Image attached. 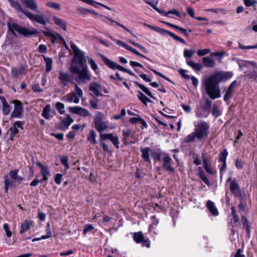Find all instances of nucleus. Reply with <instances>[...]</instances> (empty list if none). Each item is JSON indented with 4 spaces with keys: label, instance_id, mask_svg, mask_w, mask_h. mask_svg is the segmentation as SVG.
<instances>
[{
    "label": "nucleus",
    "instance_id": "nucleus-1",
    "mask_svg": "<svg viewBox=\"0 0 257 257\" xmlns=\"http://www.w3.org/2000/svg\"><path fill=\"white\" fill-rule=\"evenodd\" d=\"M224 78H225V73L220 72L203 79L202 86L204 87L206 93L211 99H215L220 97L218 83Z\"/></svg>",
    "mask_w": 257,
    "mask_h": 257
},
{
    "label": "nucleus",
    "instance_id": "nucleus-2",
    "mask_svg": "<svg viewBox=\"0 0 257 257\" xmlns=\"http://www.w3.org/2000/svg\"><path fill=\"white\" fill-rule=\"evenodd\" d=\"M8 1L12 7L14 8L16 11L22 13L33 23H37L42 26H45L48 23H50L49 19L46 17L44 14H33L32 12L23 9L18 2L14 0Z\"/></svg>",
    "mask_w": 257,
    "mask_h": 257
},
{
    "label": "nucleus",
    "instance_id": "nucleus-3",
    "mask_svg": "<svg viewBox=\"0 0 257 257\" xmlns=\"http://www.w3.org/2000/svg\"><path fill=\"white\" fill-rule=\"evenodd\" d=\"M18 170H12L9 172V177L5 176V192L8 193L9 188L11 187H15L18 184H20L24 180L23 177L18 175Z\"/></svg>",
    "mask_w": 257,
    "mask_h": 257
},
{
    "label": "nucleus",
    "instance_id": "nucleus-4",
    "mask_svg": "<svg viewBox=\"0 0 257 257\" xmlns=\"http://www.w3.org/2000/svg\"><path fill=\"white\" fill-rule=\"evenodd\" d=\"M7 25L9 30L12 33V34L14 36H16L15 31L25 37L37 34V31L23 27L21 25L17 23H15L11 21L8 22Z\"/></svg>",
    "mask_w": 257,
    "mask_h": 257
},
{
    "label": "nucleus",
    "instance_id": "nucleus-5",
    "mask_svg": "<svg viewBox=\"0 0 257 257\" xmlns=\"http://www.w3.org/2000/svg\"><path fill=\"white\" fill-rule=\"evenodd\" d=\"M81 69V68H72L70 72L72 74H76L77 76L74 78V79L78 83H85L91 79V74L89 73L87 66H84Z\"/></svg>",
    "mask_w": 257,
    "mask_h": 257
},
{
    "label": "nucleus",
    "instance_id": "nucleus-6",
    "mask_svg": "<svg viewBox=\"0 0 257 257\" xmlns=\"http://www.w3.org/2000/svg\"><path fill=\"white\" fill-rule=\"evenodd\" d=\"M86 57L84 55V53L82 51L78 53L74 54V57L71 61L69 71L72 70V68H82L86 66Z\"/></svg>",
    "mask_w": 257,
    "mask_h": 257
},
{
    "label": "nucleus",
    "instance_id": "nucleus-7",
    "mask_svg": "<svg viewBox=\"0 0 257 257\" xmlns=\"http://www.w3.org/2000/svg\"><path fill=\"white\" fill-rule=\"evenodd\" d=\"M227 182L229 183V189L231 193L235 197L242 199V192L237 180L235 178L232 179L231 177H229L227 179Z\"/></svg>",
    "mask_w": 257,
    "mask_h": 257
},
{
    "label": "nucleus",
    "instance_id": "nucleus-8",
    "mask_svg": "<svg viewBox=\"0 0 257 257\" xmlns=\"http://www.w3.org/2000/svg\"><path fill=\"white\" fill-rule=\"evenodd\" d=\"M144 25L148 27L150 29H152V30H153L162 35H164L167 34L170 36H171L172 38H173L174 40L178 41L181 43H183L184 44H186V42L184 39L179 37V36H177L174 33H173L171 32L168 31L167 30H165L163 29H162V28H159L157 27L153 26L152 25H150L146 24V23H144Z\"/></svg>",
    "mask_w": 257,
    "mask_h": 257
},
{
    "label": "nucleus",
    "instance_id": "nucleus-9",
    "mask_svg": "<svg viewBox=\"0 0 257 257\" xmlns=\"http://www.w3.org/2000/svg\"><path fill=\"white\" fill-rule=\"evenodd\" d=\"M208 129L209 126L207 123L203 122L199 123L198 125L195 126V131L194 133L197 139L201 140L207 136Z\"/></svg>",
    "mask_w": 257,
    "mask_h": 257
},
{
    "label": "nucleus",
    "instance_id": "nucleus-10",
    "mask_svg": "<svg viewBox=\"0 0 257 257\" xmlns=\"http://www.w3.org/2000/svg\"><path fill=\"white\" fill-rule=\"evenodd\" d=\"M58 73V79L61 84L64 87L67 86L74 79L73 76L68 72L59 71Z\"/></svg>",
    "mask_w": 257,
    "mask_h": 257
},
{
    "label": "nucleus",
    "instance_id": "nucleus-11",
    "mask_svg": "<svg viewBox=\"0 0 257 257\" xmlns=\"http://www.w3.org/2000/svg\"><path fill=\"white\" fill-rule=\"evenodd\" d=\"M15 104V107L13 111L11 114V118H21L22 115L23 108L21 102L17 100L13 101Z\"/></svg>",
    "mask_w": 257,
    "mask_h": 257
},
{
    "label": "nucleus",
    "instance_id": "nucleus-12",
    "mask_svg": "<svg viewBox=\"0 0 257 257\" xmlns=\"http://www.w3.org/2000/svg\"><path fill=\"white\" fill-rule=\"evenodd\" d=\"M101 58H102L103 62L105 63V65H106L108 67L110 68L115 70L118 69L121 71H122L123 72H126L127 71V69L123 67L122 66L118 65L116 63L111 61L110 60H109L106 57L101 55Z\"/></svg>",
    "mask_w": 257,
    "mask_h": 257
},
{
    "label": "nucleus",
    "instance_id": "nucleus-13",
    "mask_svg": "<svg viewBox=\"0 0 257 257\" xmlns=\"http://www.w3.org/2000/svg\"><path fill=\"white\" fill-rule=\"evenodd\" d=\"M23 5L31 10L38 13V5L36 0H20Z\"/></svg>",
    "mask_w": 257,
    "mask_h": 257
},
{
    "label": "nucleus",
    "instance_id": "nucleus-14",
    "mask_svg": "<svg viewBox=\"0 0 257 257\" xmlns=\"http://www.w3.org/2000/svg\"><path fill=\"white\" fill-rule=\"evenodd\" d=\"M172 162V159L168 155L165 154V156L163 158L162 167L163 169L167 171L174 172V169L171 166Z\"/></svg>",
    "mask_w": 257,
    "mask_h": 257
},
{
    "label": "nucleus",
    "instance_id": "nucleus-15",
    "mask_svg": "<svg viewBox=\"0 0 257 257\" xmlns=\"http://www.w3.org/2000/svg\"><path fill=\"white\" fill-rule=\"evenodd\" d=\"M69 110L73 113L86 117L90 115L89 111L85 108L80 106L69 107Z\"/></svg>",
    "mask_w": 257,
    "mask_h": 257
},
{
    "label": "nucleus",
    "instance_id": "nucleus-16",
    "mask_svg": "<svg viewBox=\"0 0 257 257\" xmlns=\"http://www.w3.org/2000/svg\"><path fill=\"white\" fill-rule=\"evenodd\" d=\"M100 141L109 139L116 148H119V141L117 136H114L112 134H100Z\"/></svg>",
    "mask_w": 257,
    "mask_h": 257
},
{
    "label": "nucleus",
    "instance_id": "nucleus-17",
    "mask_svg": "<svg viewBox=\"0 0 257 257\" xmlns=\"http://www.w3.org/2000/svg\"><path fill=\"white\" fill-rule=\"evenodd\" d=\"M89 89L93 93V96H99L103 95L100 92V85L95 82H92L90 84Z\"/></svg>",
    "mask_w": 257,
    "mask_h": 257
},
{
    "label": "nucleus",
    "instance_id": "nucleus-18",
    "mask_svg": "<svg viewBox=\"0 0 257 257\" xmlns=\"http://www.w3.org/2000/svg\"><path fill=\"white\" fill-rule=\"evenodd\" d=\"M52 18L53 20L54 23L59 26L60 28H62L64 31H66L67 30V22L61 19L58 17L53 15L52 16Z\"/></svg>",
    "mask_w": 257,
    "mask_h": 257
},
{
    "label": "nucleus",
    "instance_id": "nucleus-19",
    "mask_svg": "<svg viewBox=\"0 0 257 257\" xmlns=\"http://www.w3.org/2000/svg\"><path fill=\"white\" fill-rule=\"evenodd\" d=\"M202 159L203 161V167L205 170L210 174H214V171L213 169L208 165V161L207 159L206 154L202 153Z\"/></svg>",
    "mask_w": 257,
    "mask_h": 257
},
{
    "label": "nucleus",
    "instance_id": "nucleus-20",
    "mask_svg": "<svg viewBox=\"0 0 257 257\" xmlns=\"http://www.w3.org/2000/svg\"><path fill=\"white\" fill-rule=\"evenodd\" d=\"M94 123L96 130L100 133H101L107 127L106 124L102 122L100 119H95Z\"/></svg>",
    "mask_w": 257,
    "mask_h": 257
},
{
    "label": "nucleus",
    "instance_id": "nucleus-21",
    "mask_svg": "<svg viewBox=\"0 0 257 257\" xmlns=\"http://www.w3.org/2000/svg\"><path fill=\"white\" fill-rule=\"evenodd\" d=\"M73 122V119L70 116L62 120L60 123V129L62 131L67 130L71 123Z\"/></svg>",
    "mask_w": 257,
    "mask_h": 257
},
{
    "label": "nucleus",
    "instance_id": "nucleus-22",
    "mask_svg": "<svg viewBox=\"0 0 257 257\" xmlns=\"http://www.w3.org/2000/svg\"><path fill=\"white\" fill-rule=\"evenodd\" d=\"M141 151L142 152V158L145 162L150 163L151 160L149 154L150 152L151 153V149L149 147H146L141 149Z\"/></svg>",
    "mask_w": 257,
    "mask_h": 257
},
{
    "label": "nucleus",
    "instance_id": "nucleus-23",
    "mask_svg": "<svg viewBox=\"0 0 257 257\" xmlns=\"http://www.w3.org/2000/svg\"><path fill=\"white\" fill-rule=\"evenodd\" d=\"M203 62L204 66L207 68H212L215 66V63L211 56L204 57Z\"/></svg>",
    "mask_w": 257,
    "mask_h": 257
},
{
    "label": "nucleus",
    "instance_id": "nucleus-24",
    "mask_svg": "<svg viewBox=\"0 0 257 257\" xmlns=\"http://www.w3.org/2000/svg\"><path fill=\"white\" fill-rule=\"evenodd\" d=\"M237 85V82L236 80L233 81L229 86L227 90L226 91V100L229 98L234 91V88Z\"/></svg>",
    "mask_w": 257,
    "mask_h": 257
},
{
    "label": "nucleus",
    "instance_id": "nucleus-25",
    "mask_svg": "<svg viewBox=\"0 0 257 257\" xmlns=\"http://www.w3.org/2000/svg\"><path fill=\"white\" fill-rule=\"evenodd\" d=\"M66 101L68 102H73L75 103H78L79 102V98L76 95L75 92H71L66 95Z\"/></svg>",
    "mask_w": 257,
    "mask_h": 257
},
{
    "label": "nucleus",
    "instance_id": "nucleus-26",
    "mask_svg": "<svg viewBox=\"0 0 257 257\" xmlns=\"http://www.w3.org/2000/svg\"><path fill=\"white\" fill-rule=\"evenodd\" d=\"M241 218L242 223V227L244 229H246L247 235L248 236H250L251 230L250 226L249 225L248 220L247 218L244 216H242Z\"/></svg>",
    "mask_w": 257,
    "mask_h": 257
},
{
    "label": "nucleus",
    "instance_id": "nucleus-27",
    "mask_svg": "<svg viewBox=\"0 0 257 257\" xmlns=\"http://www.w3.org/2000/svg\"><path fill=\"white\" fill-rule=\"evenodd\" d=\"M207 207L213 215H217L218 214V210L214 204L210 200H208L206 203Z\"/></svg>",
    "mask_w": 257,
    "mask_h": 257
},
{
    "label": "nucleus",
    "instance_id": "nucleus-28",
    "mask_svg": "<svg viewBox=\"0 0 257 257\" xmlns=\"http://www.w3.org/2000/svg\"><path fill=\"white\" fill-rule=\"evenodd\" d=\"M36 164L41 169V174L42 176H50V171L47 166L43 165L40 162H37Z\"/></svg>",
    "mask_w": 257,
    "mask_h": 257
},
{
    "label": "nucleus",
    "instance_id": "nucleus-29",
    "mask_svg": "<svg viewBox=\"0 0 257 257\" xmlns=\"http://www.w3.org/2000/svg\"><path fill=\"white\" fill-rule=\"evenodd\" d=\"M219 161L222 163L220 169V171L222 176L225 168V150H223L220 152L219 157Z\"/></svg>",
    "mask_w": 257,
    "mask_h": 257
},
{
    "label": "nucleus",
    "instance_id": "nucleus-30",
    "mask_svg": "<svg viewBox=\"0 0 257 257\" xmlns=\"http://www.w3.org/2000/svg\"><path fill=\"white\" fill-rule=\"evenodd\" d=\"M96 137L97 135L94 131L91 130L90 132L89 135L87 136V140L93 145H95L97 144V141L96 140Z\"/></svg>",
    "mask_w": 257,
    "mask_h": 257
},
{
    "label": "nucleus",
    "instance_id": "nucleus-31",
    "mask_svg": "<svg viewBox=\"0 0 257 257\" xmlns=\"http://www.w3.org/2000/svg\"><path fill=\"white\" fill-rule=\"evenodd\" d=\"M43 57L46 63V71L49 72L52 69L53 60L52 58L46 57L44 55H43Z\"/></svg>",
    "mask_w": 257,
    "mask_h": 257
},
{
    "label": "nucleus",
    "instance_id": "nucleus-32",
    "mask_svg": "<svg viewBox=\"0 0 257 257\" xmlns=\"http://www.w3.org/2000/svg\"><path fill=\"white\" fill-rule=\"evenodd\" d=\"M134 240L136 241V243H139L142 242L144 239V235L142 231H139L137 232H135L133 236Z\"/></svg>",
    "mask_w": 257,
    "mask_h": 257
},
{
    "label": "nucleus",
    "instance_id": "nucleus-33",
    "mask_svg": "<svg viewBox=\"0 0 257 257\" xmlns=\"http://www.w3.org/2000/svg\"><path fill=\"white\" fill-rule=\"evenodd\" d=\"M138 96L139 99L145 105H146L148 102H152V100L150 98H148L145 94L140 91H138Z\"/></svg>",
    "mask_w": 257,
    "mask_h": 257
},
{
    "label": "nucleus",
    "instance_id": "nucleus-34",
    "mask_svg": "<svg viewBox=\"0 0 257 257\" xmlns=\"http://www.w3.org/2000/svg\"><path fill=\"white\" fill-rule=\"evenodd\" d=\"M187 63L196 71H200L202 68V66L200 64L195 63L192 60H187Z\"/></svg>",
    "mask_w": 257,
    "mask_h": 257
},
{
    "label": "nucleus",
    "instance_id": "nucleus-35",
    "mask_svg": "<svg viewBox=\"0 0 257 257\" xmlns=\"http://www.w3.org/2000/svg\"><path fill=\"white\" fill-rule=\"evenodd\" d=\"M50 109L51 105L49 104H47L43 109L42 115L46 119H49L50 118L49 115Z\"/></svg>",
    "mask_w": 257,
    "mask_h": 257
},
{
    "label": "nucleus",
    "instance_id": "nucleus-36",
    "mask_svg": "<svg viewBox=\"0 0 257 257\" xmlns=\"http://www.w3.org/2000/svg\"><path fill=\"white\" fill-rule=\"evenodd\" d=\"M135 84H137L139 87L141 89V90L144 91L147 95H148L149 96H150L151 98H153L154 99H155V97L153 96L152 95L151 92L149 90V89L145 87L143 84H140L137 82H135Z\"/></svg>",
    "mask_w": 257,
    "mask_h": 257
},
{
    "label": "nucleus",
    "instance_id": "nucleus-37",
    "mask_svg": "<svg viewBox=\"0 0 257 257\" xmlns=\"http://www.w3.org/2000/svg\"><path fill=\"white\" fill-rule=\"evenodd\" d=\"M31 222L26 220L21 224L20 233H23L24 232L28 230L30 228V224Z\"/></svg>",
    "mask_w": 257,
    "mask_h": 257
},
{
    "label": "nucleus",
    "instance_id": "nucleus-38",
    "mask_svg": "<svg viewBox=\"0 0 257 257\" xmlns=\"http://www.w3.org/2000/svg\"><path fill=\"white\" fill-rule=\"evenodd\" d=\"M24 68L23 66H21L19 68H13L12 69V75L13 77H18L20 74L23 73Z\"/></svg>",
    "mask_w": 257,
    "mask_h": 257
},
{
    "label": "nucleus",
    "instance_id": "nucleus-39",
    "mask_svg": "<svg viewBox=\"0 0 257 257\" xmlns=\"http://www.w3.org/2000/svg\"><path fill=\"white\" fill-rule=\"evenodd\" d=\"M46 6L48 7L51 8L52 9L60 11L61 9L60 5L56 3L52 2H47L46 3Z\"/></svg>",
    "mask_w": 257,
    "mask_h": 257
},
{
    "label": "nucleus",
    "instance_id": "nucleus-40",
    "mask_svg": "<svg viewBox=\"0 0 257 257\" xmlns=\"http://www.w3.org/2000/svg\"><path fill=\"white\" fill-rule=\"evenodd\" d=\"M11 110V107L8 103L2 105V112L3 115H8L10 113Z\"/></svg>",
    "mask_w": 257,
    "mask_h": 257
},
{
    "label": "nucleus",
    "instance_id": "nucleus-41",
    "mask_svg": "<svg viewBox=\"0 0 257 257\" xmlns=\"http://www.w3.org/2000/svg\"><path fill=\"white\" fill-rule=\"evenodd\" d=\"M60 161L62 164H63L65 167V170L67 171L69 168V165L68 164V159L67 156H63L60 157Z\"/></svg>",
    "mask_w": 257,
    "mask_h": 257
},
{
    "label": "nucleus",
    "instance_id": "nucleus-42",
    "mask_svg": "<svg viewBox=\"0 0 257 257\" xmlns=\"http://www.w3.org/2000/svg\"><path fill=\"white\" fill-rule=\"evenodd\" d=\"M212 105V101L208 98H206L205 100V103L203 105V109L205 111H210Z\"/></svg>",
    "mask_w": 257,
    "mask_h": 257
},
{
    "label": "nucleus",
    "instance_id": "nucleus-43",
    "mask_svg": "<svg viewBox=\"0 0 257 257\" xmlns=\"http://www.w3.org/2000/svg\"><path fill=\"white\" fill-rule=\"evenodd\" d=\"M9 131H11L10 137V139L11 140H13L14 138L19 132V131L18 129H17L16 127H14L13 126L12 127H10L9 130Z\"/></svg>",
    "mask_w": 257,
    "mask_h": 257
},
{
    "label": "nucleus",
    "instance_id": "nucleus-44",
    "mask_svg": "<svg viewBox=\"0 0 257 257\" xmlns=\"http://www.w3.org/2000/svg\"><path fill=\"white\" fill-rule=\"evenodd\" d=\"M103 17L105 19H108L109 21H110L112 23H114L116 24L117 25H118V26L121 27V28H123L125 30H126V31L129 32L130 33H131L134 37H136V36L134 34H133L132 33V32L129 29H128L126 27H125L123 25H122L121 24H120V23H119L114 21L113 20H112V19H111L110 18H107V17H104V16H103Z\"/></svg>",
    "mask_w": 257,
    "mask_h": 257
},
{
    "label": "nucleus",
    "instance_id": "nucleus-45",
    "mask_svg": "<svg viewBox=\"0 0 257 257\" xmlns=\"http://www.w3.org/2000/svg\"><path fill=\"white\" fill-rule=\"evenodd\" d=\"M50 223H48L47 224V228L46 229V235H42L41 236L42 239H47L52 237V234L50 230Z\"/></svg>",
    "mask_w": 257,
    "mask_h": 257
},
{
    "label": "nucleus",
    "instance_id": "nucleus-46",
    "mask_svg": "<svg viewBox=\"0 0 257 257\" xmlns=\"http://www.w3.org/2000/svg\"><path fill=\"white\" fill-rule=\"evenodd\" d=\"M151 155L154 160H157L158 161H161L162 156L161 152L154 151L151 152Z\"/></svg>",
    "mask_w": 257,
    "mask_h": 257
},
{
    "label": "nucleus",
    "instance_id": "nucleus-47",
    "mask_svg": "<svg viewBox=\"0 0 257 257\" xmlns=\"http://www.w3.org/2000/svg\"><path fill=\"white\" fill-rule=\"evenodd\" d=\"M208 12H211L214 13H216L219 14V16H223L225 14V11L223 9L220 8V9H208L207 10Z\"/></svg>",
    "mask_w": 257,
    "mask_h": 257
},
{
    "label": "nucleus",
    "instance_id": "nucleus-48",
    "mask_svg": "<svg viewBox=\"0 0 257 257\" xmlns=\"http://www.w3.org/2000/svg\"><path fill=\"white\" fill-rule=\"evenodd\" d=\"M195 137H196L195 134L192 133L185 138L184 142L186 143L192 142L195 140Z\"/></svg>",
    "mask_w": 257,
    "mask_h": 257
},
{
    "label": "nucleus",
    "instance_id": "nucleus-49",
    "mask_svg": "<svg viewBox=\"0 0 257 257\" xmlns=\"http://www.w3.org/2000/svg\"><path fill=\"white\" fill-rule=\"evenodd\" d=\"M164 13L165 14V15L167 17H169V14H173V15H175L179 17H180L181 16L180 13L179 11H178L177 10H176V9H172V10L168 11L167 13L161 12V13Z\"/></svg>",
    "mask_w": 257,
    "mask_h": 257
},
{
    "label": "nucleus",
    "instance_id": "nucleus-50",
    "mask_svg": "<svg viewBox=\"0 0 257 257\" xmlns=\"http://www.w3.org/2000/svg\"><path fill=\"white\" fill-rule=\"evenodd\" d=\"M56 107L61 114H63L65 113V111L64 110V105L63 103L60 102H57Z\"/></svg>",
    "mask_w": 257,
    "mask_h": 257
},
{
    "label": "nucleus",
    "instance_id": "nucleus-51",
    "mask_svg": "<svg viewBox=\"0 0 257 257\" xmlns=\"http://www.w3.org/2000/svg\"><path fill=\"white\" fill-rule=\"evenodd\" d=\"M75 91L76 95L79 98L83 96V92L82 89L78 86L77 84H75Z\"/></svg>",
    "mask_w": 257,
    "mask_h": 257
},
{
    "label": "nucleus",
    "instance_id": "nucleus-52",
    "mask_svg": "<svg viewBox=\"0 0 257 257\" xmlns=\"http://www.w3.org/2000/svg\"><path fill=\"white\" fill-rule=\"evenodd\" d=\"M94 229V226L90 224H86L83 230V233L85 235L88 231H90Z\"/></svg>",
    "mask_w": 257,
    "mask_h": 257
},
{
    "label": "nucleus",
    "instance_id": "nucleus-53",
    "mask_svg": "<svg viewBox=\"0 0 257 257\" xmlns=\"http://www.w3.org/2000/svg\"><path fill=\"white\" fill-rule=\"evenodd\" d=\"M78 13L79 14L83 15H86L88 13H93V12L89 10L88 9L80 7L78 8L77 10Z\"/></svg>",
    "mask_w": 257,
    "mask_h": 257
},
{
    "label": "nucleus",
    "instance_id": "nucleus-54",
    "mask_svg": "<svg viewBox=\"0 0 257 257\" xmlns=\"http://www.w3.org/2000/svg\"><path fill=\"white\" fill-rule=\"evenodd\" d=\"M223 52H217L214 53H212L210 55L212 56V58L216 57L219 60H220L223 57Z\"/></svg>",
    "mask_w": 257,
    "mask_h": 257
},
{
    "label": "nucleus",
    "instance_id": "nucleus-55",
    "mask_svg": "<svg viewBox=\"0 0 257 257\" xmlns=\"http://www.w3.org/2000/svg\"><path fill=\"white\" fill-rule=\"evenodd\" d=\"M3 228L6 233L7 236L8 237H11V236L12 235V233L11 231L10 230V229H9V226L8 224H7V223L4 224Z\"/></svg>",
    "mask_w": 257,
    "mask_h": 257
},
{
    "label": "nucleus",
    "instance_id": "nucleus-56",
    "mask_svg": "<svg viewBox=\"0 0 257 257\" xmlns=\"http://www.w3.org/2000/svg\"><path fill=\"white\" fill-rule=\"evenodd\" d=\"M88 63L90 65L92 69L96 72L98 67L95 61L92 58H90L89 59Z\"/></svg>",
    "mask_w": 257,
    "mask_h": 257
},
{
    "label": "nucleus",
    "instance_id": "nucleus-57",
    "mask_svg": "<svg viewBox=\"0 0 257 257\" xmlns=\"http://www.w3.org/2000/svg\"><path fill=\"white\" fill-rule=\"evenodd\" d=\"M210 52L209 49H200L197 51V54L199 56H203Z\"/></svg>",
    "mask_w": 257,
    "mask_h": 257
},
{
    "label": "nucleus",
    "instance_id": "nucleus-58",
    "mask_svg": "<svg viewBox=\"0 0 257 257\" xmlns=\"http://www.w3.org/2000/svg\"><path fill=\"white\" fill-rule=\"evenodd\" d=\"M70 47L73 51L74 54L82 52L72 41L70 42Z\"/></svg>",
    "mask_w": 257,
    "mask_h": 257
},
{
    "label": "nucleus",
    "instance_id": "nucleus-59",
    "mask_svg": "<svg viewBox=\"0 0 257 257\" xmlns=\"http://www.w3.org/2000/svg\"><path fill=\"white\" fill-rule=\"evenodd\" d=\"M194 51L193 50H185L184 52V56L185 57L191 58L193 55Z\"/></svg>",
    "mask_w": 257,
    "mask_h": 257
},
{
    "label": "nucleus",
    "instance_id": "nucleus-60",
    "mask_svg": "<svg viewBox=\"0 0 257 257\" xmlns=\"http://www.w3.org/2000/svg\"><path fill=\"white\" fill-rule=\"evenodd\" d=\"M32 89L34 92H40L43 91V89L41 88L40 85L38 83L33 84Z\"/></svg>",
    "mask_w": 257,
    "mask_h": 257
},
{
    "label": "nucleus",
    "instance_id": "nucleus-61",
    "mask_svg": "<svg viewBox=\"0 0 257 257\" xmlns=\"http://www.w3.org/2000/svg\"><path fill=\"white\" fill-rule=\"evenodd\" d=\"M24 124V122L21 121H17L14 124L13 126L16 127L18 129V128H21V129H23V125Z\"/></svg>",
    "mask_w": 257,
    "mask_h": 257
},
{
    "label": "nucleus",
    "instance_id": "nucleus-62",
    "mask_svg": "<svg viewBox=\"0 0 257 257\" xmlns=\"http://www.w3.org/2000/svg\"><path fill=\"white\" fill-rule=\"evenodd\" d=\"M187 72V71L186 70L182 69L179 70V73L182 77H183L186 79H189L190 77L189 75L186 74Z\"/></svg>",
    "mask_w": 257,
    "mask_h": 257
},
{
    "label": "nucleus",
    "instance_id": "nucleus-63",
    "mask_svg": "<svg viewBox=\"0 0 257 257\" xmlns=\"http://www.w3.org/2000/svg\"><path fill=\"white\" fill-rule=\"evenodd\" d=\"M62 176L63 175L61 174H56L54 179L56 184H57V185H60L61 184Z\"/></svg>",
    "mask_w": 257,
    "mask_h": 257
},
{
    "label": "nucleus",
    "instance_id": "nucleus-64",
    "mask_svg": "<svg viewBox=\"0 0 257 257\" xmlns=\"http://www.w3.org/2000/svg\"><path fill=\"white\" fill-rule=\"evenodd\" d=\"M212 114L215 116H218L220 114L218 108L215 105H213Z\"/></svg>",
    "mask_w": 257,
    "mask_h": 257
}]
</instances>
